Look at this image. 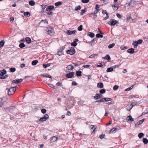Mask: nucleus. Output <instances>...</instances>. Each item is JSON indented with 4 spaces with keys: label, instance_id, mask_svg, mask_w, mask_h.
I'll return each instance as SVG.
<instances>
[{
    "label": "nucleus",
    "instance_id": "ea45409f",
    "mask_svg": "<svg viewBox=\"0 0 148 148\" xmlns=\"http://www.w3.org/2000/svg\"><path fill=\"white\" fill-rule=\"evenodd\" d=\"M115 44L114 43H113L109 45L108 46V48L111 49L114 46Z\"/></svg>",
    "mask_w": 148,
    "mask_h": 148
},
{
    "label": "nucleus",
    "instance_id": "bb28decb",
    "mask_svg": "<svg viewBox=\"0 0 148 148\" xmlns=\"http://www.w3.org/2000/svg\"><path fill=\"white\" fill-rule=\"evenodd\" d=\"M82 72L80 71H77L76 72V75L77 76H81L82 75Z\"/></svg>",
    "mask_w": 148,
    "mask_h": 148
},
{
    "label": "nucleus",
    "instance_id": "4468645a",
    "mask_svg": "<svg viewBox=\"0 0 148 148\" xmlns=\"http://www.w3.org/2000/svg\"><path fill=\"white\" fill-rule=\"evenodd\" d=\"M126 120L127 122H128L129 121H130L132 122L134 121V119L132 118L131 116L129 115L127 117Z\"/></svg>",
    "mask_w": 148,
    "mask_h": 148
},
{
    "label": "nucleus",
    "instance_id": "69168bd1",
    "mask_svg": "<svg viewBox=\"0 0 148 148\" xmlns=\"http://www.w3.org/2000/svg\"><path fill=\"white\" fill-rule=\"evenodd\" d=\"M73 64L75 66H76L80 65L81 64V63L80 62H79L77 64H75L73 63Z\"/></svg>",
    "mask_w": 148,
    "mask_h": 148
},
{
    "label": "nucleus",
    "instance_id": "79ce46f5",
    "mask_svg": "<svg viewBox=\"0 0 148 148\" xmlns=\"http://www.w3.org/2000/svg\"><path fill=\"white\" fill-rule=\"evenodd\" d=\"M10 70L11 72L13 73L15 71H16V69L15 68H11L10 69Z\"/></svg>",
    "mask_w": 148,
    "mask_h": 148
},
{
    "label": "nucleus",
    "instance_id": "ddd939ff",
    "mask_svg": "<svg viewBox=\"0 0 148 148\" xmlns=\"http://www.w3.org/2000/svg\"><path fill=\"white\" fill-rule=\"evenodd\" d=\"M54 8V7L53 5H49L46 8V10L47 11H48L53 10Z\"/></svg>",
    "mask_w": 148,
    "mask_h": 148
},
{
    "label": "nucleus",
    "instance_id": "13d9d810",
    "mask_svg": "<svg viewBox=\"0 0 148 148\" xmlns=\"http://www.w3.org/2000/svg\"><path fill=\"white\" fill-rule=\"evenodd\" d=\"M99 8V6L98 4H97L95 6V9L97 10H99V11L100 10Z\"/></svg>",
    "mask_w": 148,
    "mask_h": 148
},
{
    "label": "nucleus",
    "instance_id": "9b49d317",
    "mask_svg": "<svg viewBox=\"0 0 148 148\" xmlns=\"http://www.w3.org/2000/svg\"><path fill=\"white\" fill-rule=\"evenodd\" d=\"M58 139V138L56 136H53L50 138V141L51 143L55 142L57 141Z\"/></svg>",
    "mask_w": 148,
    "mask_h": 148
},
{
    "label": "nucleus",
    "instance_id": "39448f33",
    "mask_svg": "<svg viewBox=\"0 0 148 148\" xmlns=\"http://www.w3.org/2000/svg\"><path fill=\"white\" fill-rule=\"evenodd\" d=\"M73 68L74 67L72 65H69L66 68V72H69L72 71Z\"/></svg>",
    "mask_w": 148,
    "mask_h": 148
},
{
    "label": "nucleus",
    "instance_id": "a19ab883",
    "mask_svg": "<svg viewBox=\"0 0 148 148\" xmlns=\"http://www.w3.org/2000/svg\"><path fill=\"white\" fill-rule=\"evenodd\" d=\"M143 140L145 144H147L148 143V140L146 138H144Z\"/></svg>",
    "mask_w": 148,
    "mask_h": 148
},
{
    "label": "nucleus",
    "instance_id": "49530a36",
    "mask_svg": "<svg viewBox=\"0 0 148 148\" xmlns=\"http://www.w3.org/2000/svg\"><path fill=\"white\" fill-rule=\"evenodd\" d=\"M40 6L41 7L42 9H45L47 7V5H46L43 4L42 5H40Z\"/></svg>",
    "mask_w": 148,
    "mask_h": 148
},
{
    "label": "nucleus",
    "instance_id": "c03bdc74",
    "mask_svg": "<svg viewBox=\"0 0 148 148\" xmlns=\"http://www.w3.org/2000/svg\"><path fill=\"white\" fill-rule=\"evenodd\" d=\"M144 135V134L143 133H139L138 134V137L140 138H142Z\"/></svg>",
    "mask_w": 148,
    "mask_h": 148
},
{
    "label": "nucleus",
    "instance_id": "7ed1b4c3",
    "mask_svg": "<svg viewBox=\"0 0 148 148\" xmlns=\"http://www.w3.org/2000/svg\"><path fill=\"white\" fill-rule=\"evenodd\" d=\"M112 100V99L110 98H102L101 99L96 101V102H103L111 101Z\"/></svg>",
    "mask_w": 148,
    "mask_h": 148
},
{
    "label": "nucleus",
    "instance_id": "0eeeda50",
    "mask_svg": "<svg viewBox=\"0 0 148 148\" xmlns=\"http://www.w3.org/2000/svg\"><path fill=\"white\" fill-rule=\"evenodd\" d=\"M74 72H71L69 73L66 74L65 75L66 77L68 78H71L73 77L74 75Z\"/></svg>",
    "mask_w": 148,
    "mask_h": 148
},
{
    "label": "nucleus",
    "instance_id": "3c124183",
    "mask_svg": "<svg viewBox=\"0 0 148 148\" xmlns=\"http://www.w3.org/2000/svg\"><path fill=\"white\" fill-rule=\"evenodd\" d=\"M119 88V86H118L115 85L114 86L113 88V89L114 90H116L118 89Z\"/></svg>",
    "mask_w": 148,
    "mask_h": 148
},
{
    "label": "nucleus",
    "instance_id": "603ef678",
    "mask_svg": "<svg viewBox=\"0 0 148 148\" xmlns=\"http://www.w3.org/2000/svg\"><path fill=\"white\" fill-rule=\"evenodd\" d=\"M99 11V10H95V11H94V12H93L92 13H91L90 14H89L90 15H92V14H95L97 13Z\"/></svg>",
    "mask_w": 148,
    "mask_h": 148
},
{
    "label": "nucleus",
    "instance_id": "2f4dec72",
    "mask_svg": "<svg viewBox=\"0 0 148 148\" xmlns=\"http://www.w3.org/2000/svg\"><path fill=\"white\" fill-rule=\"evenodd\" d=\"M62 4V2L60 1H58L55 4V5L56 6H58L59 5H61Z\"/></svg>",
    "mask_w": 148,
    "mask_h": 148
},
{
    "label": "nucleus",
    "instance_id": "b1692460",
    "mask_svg": "<svg viewBox=\"0 0 148 148\" xmlns=\"http://www.w3.org/2000/svg\"><path fill=\"white\" fill-rule=\"evenodd\" d=\"M97 86L98 88H102L103 87V84L102 83L99 82L98 83Z\"/></svg>",
    "mask_w": 148,
    "mask_h": 148
},
{
    "label": "nucleus",
    "instance_id": "6e6552de",
    "mask_svg": "<svg viewBox=\"0 0 148 148\" xmlns=\"http://www.w3.org/2000/svg\"><path fill=\"white\" fill-rule=\"evenodd\" d=\"M118 21L116 20H112L110 22H108V23L111 26L114 25L118 23Z\"/></svg>",
    "mask_w": 148,
    "mask_h": 148
},
{
    "label": "nucleus",
    "instance_id": "412c9836",
    "mask_svg": "<svg viewBox=\"0 0 148 148\" xmlns=\"http://www.w3.org/2000/svg\"><path fill=\"white\" fill-rule=\"evenodd\" d=\"M87 35L92 38H94L95 36V34L91 32H88Z\"/></svg>",
    "mask_w": 148,
    "mask_h": 148
},
{
    "label": "nucleus",
    "instance_id": "f8f14e48",
    "mask_svg": "<svg viewBox=\"0 0 148 148\" xmlns=\"http://www.w3.org/2000/svg\"><path fill=\"white\" fill-rule=\"evenodd\" d=\"M76 32V31L75 30H74L72 31L68 30L67 31L66 33L69 35H71L75 34Z\"/></svg>",
    "mask_w": 148,
    "mask_h": 148
},
{
    "label": "nucleus",
    "instance_id": "72a5a7b5",
    "mask_svg": "<svg viewBox=\"0 0 148 148\" xmlns=\"http://www.w3.org/2000/svg\"><path fill=\"white\" fill-rule=\"evenodd\" d=\"M81 12L80 13V14L81 15H83L84 13L86 12L87 11V9L86 8H85L84 9V10H81Z\"/></svg>",
    "mask_w": 148,
    "mask_h": 148
},
{
    "label": "nucleus",
    "instance_id": "423d86ee",
    "mask_svg": "<svg viewBox=\"0 0 148 148\" xmlns=\"http://www.w3.org/2000/svg\"><path fill=\"white\" fill-rule=\"evenodd\" d=\"M23 79H16L13 80L12 81V84H17L18 83L22 82L23 81Z\"/></svg>",
    "mask_w": 148,
    "mask_h": 148
},
{
    "label": "nucleus",
    "instance_id": "0e129e2a",
    "mask_svg": "<svg viewBox=\"0 0 148 148\" xmlns=\"http://www.w3.org/2000/svg\"><path fill=\"white\" fill-rule=\"evenodd\" d=\"M108 18H109L108 14H107L106 16L103 18V20L104 21L106 20L107 19H108Z\"/></svg>",
    "mask_w": 148,
    "mask_h": 148
},
{
    "label": "nucleus",
    "instance_id": "dca6fc26",
    "mask_svg": "<svg viewBox=\"0 0 148 148\" xmlns=\"http://www.w3.org/2000/svg\"><path fill=\"white\" fill-rule=\"evenodd\" d=\"M54 30L53 28H50L48 29L47 31V34H51L53 32Z\"/></svg>",
    "mask_w": 148,
    "mask_h": 148
},
{
    "label": "nucleus",
    "instance_id": "473e14b6",
    "mask_svg": "<svg viewBox=\"0 0 148 148\" xmlns=\"http://www.w3.org/2000/svg\"><path fill=\"white\" fill-rule=\"evenodd\" d=\"M113 71V69L112 67L108 68L107 70V72H111Z\"/></svg>",
    "mask_w": 148,
    "mask_h": 148
},
{
    "label": "nucleus",
    "instance_id": "5701e85b",
    "mask_svg": "<svg viewBox=\"0 0 148 148\" xmlns=\"http://www.w3.org/2000/svg\"><path fill=\"white\" fill-rule=\"evenodd\" d=\"M41 76L45 77H48L49 78H51L52 77L50 75L45 73L41 75Z\"/></svg>",
    "mask_w": 148,
    "mask_h": 148
},
{
    "label": "nucleus",
    "instance_id": "37998d69",
    "mask_svg": "<svg viewBox=\"0 0 148 148\" xmlns=\"http://www.w3.org/2000/svg\"><path fill=\"white\" fill-rule=\"evenodd\" d=\"M134 86L132 85L130 87L128 88H127V89H126L125 90V91H129L130 90L132 89L133 87Z\"/></svg>",
    "mask_w": 148,
    "mask_h": 148
},
{
    "label": "nucleus",
    "instance_id": "f03ea898",
    "mask_svg": "<svg viewBox=\"0 0 148 148\" xmlns=\"http://www.w3.org/2000/svg\"><path fill=\"white\" fill-rule=\"evenodd\" d=\"M49 116L48 114H46L44 115V116L40 118L38 122L40 123L42 122H43L45 121L47 119L49 118Z\"/></svg>",
    "mask_w": 148,
    "mask_h": 148
},
{
    "label": "nucleus",
    "instance_id": "393cba45",
    "mask_svg": "<svg viewBox=\"0 0 148 148\" xmlns=\"http://www.w3.org/2000/svg\"><path fill=\"white\" fill-rule=\"evenodd\" d=\"M25 40L26 42L28 44H30L31 42V39L29 37H27L25 38Z\"/></svg>",
    "mask_w": 148,
    "mask_h": 148
},
{
    "label": "nucleus",
    "instance_id": "4c0bfd02",
    "mask_svg": "<svg viewBox=\"0 0 148 148\" xmlns=\"http://www.w3.org/2000/svg\"><path fill=\"white\" fill-rule=\"evenodd\" d=\"M20 47L21 48H23L24 47H25V45L23 43H21L19 45Z\"/></svg>",
    "mask_w": 148,
    "mask_h": 148
},
{
    "label": "nucleus",
    "instance_id": "e433bc0d",
    "mask_svg": "<svg viewBox=\"0 0 148 148\" xmlns=\"http://www.w3.org/2000/svg\"><path fill=\"white\" fill-rule=\"evenodd\" d=\"M81 7L80 5L77 6L75 8V10L76 11H78L81 9Z\"/></svg>",
    "mask_w": 148,
    "mask_h": 148
},
{
    "label": "nucleus",
    "instance_id": "7c9ffc66",
    "mask_svg": "<svg viewBox=\"0 0 148 148\" xmlns=\"http://www.w3.org/2000/svg\"><path fill=\"white\" fill-rule=\"evenodd\" d=\"M51 65L50 63H48L47 64H43L42 65V66L43 68H46L50 66Z\"/></svg>",
    "mask_w": 148,
    "mask_h": 148
},
{
    "label": "nucleus",
    "instance_id": "a211bd4d",
    "mask_svg": "<svg viewBox=\"0 0 148 148\" xmlns=\"http://www.w3.org/2000/svg\"><path fill=\"white\" fill-rule=\"evenodd\" d=\"M102 58L108 60H111V58L110 57V56L108 55H106L105 57H103Z\"/></svg>",
    "mask_w": 148,
    "mask_h": 148
},
{
    "label": "nucleus",
    "instance_id": "a878e982",
    "mask_svg": "<svg viewBox=\"0 0 148 148\" xmlns=\"http://www.w3.org/2000/svg\"><path fill=\"white\" fill-rule=\"evenodd\" d=\"M133 45H134V48H136L138 45V43L136 41H134L133 42Z\"/></svg>",
    "mask_w": 148,
    "mask_h": 148
},
{
    "label": "nucleus",
    "instance_id": "6e6d98bb",
    "mask_svg": "<svg viewBox=\"0 0 148 148\" xmlns=\"http://www.w3.org/2000/svg\"><path fill=\"white\" fill-rule=\"evenodd\" d=\"M71 45L73 46H76L77 45V43L73 42L72 43H71Z\"/></svg>",
    "mask_w": 148,
    "mask_h": 148
},
{
    "label": "nucleus",
    "instance_id": "5fc2aeb1",
    "mask_svg": "<svg viewBox=\"0 0 148 148\" xmlns=\"http://www.w3.org/2000/svg\"><path fill=\"white\" fill-rule=\"evenodd\" d=\"M41 112L42 113L45 114L46 113L47 110L45 109H43L41 110Z\"/></svg>",
    "mask_w": 148,
    "mask_h": 148
},
{
    "label": "nucleus",
    "instance_id": "58836bf2",
    "mask_svg": "<svg viewBox=\"0 0 148 148\" xmlns=\"http://www.w3.org/2000/svg\"><path fill=\"white\" fill-rule=\"evenodd\" d=\"M99 92L101 94L104 93L106 92V90L104 89H102L99 91Z\"/></svg>",
    "mask_w": 148,
    "mask_h": 148
},
{
    "label": "nucleus",
    "instance_id": "a18cd8bd",
    "mask_svg": "<svg viewBox=\"0 0 148 148\" xmlns=\"http://www.w3.org/2000/svg\"><path fill=\"white\" fill-rule=\"evenodd\" d=\"M98 55V54H92L89 57V58H93L94 57H95V56H97Z\"/></svg>",
    "mask_w": 148,
    "mask_h": 148
},
{
    "label": "nucleus",
    "instance_id": "f3484780",
    "mask_svg": "<svg viewBox=\"0 0 148 148\" xmlns=\"http://www.w3.org/2000/svg\"><path fill=\"white\" fill-rule=\"evenodd\" d=\"M6 73V71L5 70H2L0 71V75L3 76Z\"/></svg>",
    "mask_w": 148,
    "mask_h": 148
},
{
    "label": "nucleus",
    "instance_id": "864d4df0",
    "mask_svg": "<svg viewBox=\"0 0 148 148\" xmlns=\"http://www.w3.org/2000/svg\"><path fill=\"white\" fill-rule=\"evenodd\" d=\"M89 0H82L81 1L82 3H87L89 2Z\"/></svg>",
    "mask_w": 148,
    "mask_h": 148
},
{
    "label": "nucleus",
    "instance_id": "4d7b16f0",
    "mask_svg": "<svg viewBox=\"0 0 148 148\" xmlns=\"http://www.w3.org/2000/svg\"><path fill=\"white\" fill-rule=\"evenodd\" d=\"M97 40L96 38H94L93 40H92L91 41H90L89 42L90 43L92 44L93 42H95Z\"/></svg>",
    "mask_w": 148,
    "mask_h": 148
},
{
    "label": "nucleus",
    "instance_id": "2eb2a0df",
    "mask_svg": "<svg viewBox=\"0 0 148 148\" xmlns=\"http://www.w3.org/2000/svg\"><path fill=\"white\" fill-rule=\"evenodd\" d=\"M102 96V95L101 94H97L94 97V98L95 100H97L101 97Z\"/></svg>",
    "mask_w": 148,
    "mask_h": 148
},
{
    "label": "nucleus",
    "instance_id": "6ab92c4d",
    "mask_svg": "<svg viewBox=\"0 0 148 148\" xmlns=\"http://www.w3.org/2000/svg\"><path fill=\"white\" fill-rule=\"evenodd\" d=\"M119 130V129L117 128L116 127H115L113 128L112 129H111L110 131V133H113L115 131H118Z\"/></svg>",
    "mask_w": 148,
    "mask_h": 148
},
{
    "label": "nucleus",
    "instance_id": "aec40b11",
    "mask_svg": "<svg viewBox=\"0 0 148 148\" xmlns=\"http://www.w3.org/2000/svg\"><path fill=\"white\" fill-rule=\"evenodd\" d=\"M134 50L133 48H131L129 49L127 51L128 53L131 54H133L134 52Z\"/></svg>",
    "mask_w": 148,
    "mask_h": 148
},
{
    "label": "nucleus",
    "instance_id": "8fccbe9b",
    "mask_svg": "<svg viewBox=\"0 0 148 148\" xmlns=\"http://www.w3.org/2000/svg\"><path fill=\"white\" fill-rule=\"evenodd\" d=\"M3 104V101L2 100V99H1V98H0V107L2 106Z\"/></svg>",
    "mask_w": 148,
    "mask_h": 148
},
{
    "label": "nucleus",
    "instance_id": "f257e3e1",
    "mask_svg": "<svg viewBox=\"0 0 148 148\" xmlns=\"http://www.w3.org/2000/svg\"><path fill=\"white\" fill-rule=\"evenodd\" d=\"M16 89H14V87L10 88L8 90V95H11L14 93Z\"/></svg>",
    "mask_w": 148,
    "mask_h": 148
},
{
    "label": "nucleus",
    "instance_id": "c9c22d12",
    "mask_svg": "<svg viewBox=\"0 0 148 148\" xmlns=\"http://www.w3.org/2000/svg\"><path fill=\"white\" fill-rule=\"evenodd\" d=\"M24 15L25 16L29 17L30 16V14L29 12H24Z\"/></svg>",
    "mask_w": 148,
    "mask_h": 148
},
{
    "label": "nucleus",
    "instance_id": "e2e57ef3",
    "mask_svg": "<svg viewBox=\"0 0 148 148\" xmlns=\"http://www.w3.org/2000/svg\"><path fill=\"white\" fill-rule=\"evenodd\" d=\"M97 130V126H96V127L94 128V130L92 132V133H95Z\"/></svg>",
    "mask_w": 148,
    "mask_h": 148
},
{
    "label": "nucleus",
    "instance_id": "680f3d73",
    "mask_svg": "<svg viewBox=\"0 0 148 148\" xmlns=\"http://www.w3.org/2000/svg\"><path fill=\"white\" fill-rule=\"evenodd\" d=\"M48 85L51 88H55V87L53 84H49Z\"/></svg>",
    "mask_w": 148,
    "mask_h": 148
},
{
    "label": "nucleus",
    "instance_id": "c756f323",
    "mask_svg": "<svg viewBox=\"0 0 148 148\" xmlns=\"http://www.w3.org/2000/svg\"><path fill=\"white\" fill-rule=\"evenodd\" d=\"M38 60H34L32 61V64L33 65H35L38 63Z\"/></svg>",
    "mask_w": 148,
    "mask_h": 148
},
{
    "label": "nucleus",
    "instance_id": "052dcab7",
    "mask_svg": "<svg viewBox=\"0 0 148 148\" xmlns=\"http://www.w3.org/2000/svg\"><path fill=\"white\" fill-rule=\"evenodd\" d=\"M105 137V134H103L102 135H100L99 136V137L101 139L104 138Z\"/></svg>",
    "mask_w": 148,
    "mask_h": 148
},
{
    "label": "nucleus",
    "instance_id": "f704fd0d",
    "mask_svg": "<svg viewBox=\"0 0 148 148\" xmlns=\"http://www.w3.org/2000/svg\"><path fill=\"white\" fill-rule=\"evenodd\" d=\"M96 37L97 38H102L103 37V34H97L96 35Z\"/></svg>",
    "mask_w": 148,
    "mask_h": 148
},
{
    "label": "nucleus",
    "instance_id": "c85d7f7f",
    "mask_svg": "<svg viewBox=\"0 0 148 148\" xmlns=\"http://www.w3.org/2000/svg\"><path fill=\"white\" fill-rule=\"evenodd\" d=\"M29 4L31 6H33L35 4V2L33 0H31L29 2Z\"/></svg>",
    "mask_w": 148,
    "mask_h": 148
},
{
    "label": "nucleus",
    "instance_id": "de8ad7c7",
    "mask_svg": "<svg viewBox=\"0 0 148 148\" xmlns=\"http://www.w3.org/2000/svg\"><path fill=\"white\" fill-rule=\"evenodd\" d=\"M127 20L130 22H133L134 19H132L131 17H129V18H127Z\"/></svg>",
    "mask_w": 148,
    "mask_h": 148
},
{
    "label": "nucleus",
    "instance_id": "1a4fd4ad",
    "mask_svg": "<svg viewBox=\"0 0 148 148\" xmlns=\"http://www.w3.org/2000/svg\"><path fill=\"white\" fill-rule=\"evenodd\" d=\"M145 119H143L141 120H140L137 123H135V126L136 127H137L139 125H140L142 124L145 121Z\"/></svg>",
    "mask_w": 148,
    "mask_h": 148
},
{
    "label": "nucleus",
    "instance_id": "bf43d9fd",
    "mask_svg": "<svg viewBox=\"0 0 148 148\" xmlns=\"http://www.w3.org/2000/svg\"><path fill=\"white\" fill-rule=\"evenodd\" d=\"M143 42V40L141 39H139L137 41V43L139 44H141Z\"/></svg>",
    "mask_w": 148,
    "mask_h": 148
},
{
    "label": "nucleus",
    "instance_id": "338daca9",
    "mask_svg": "<svg viewBox=\"0 0 148 148\" xmlns=\"http://www.w3.org/2000/svg\"><path fill=\"white\" fill-rule=\"evenodd\" d=\"M72 84L73 85L75 86L77 84V83L76 82L73 81L72 82Z\"/></svg>",
    "mask_w": 148,
    "mask_h": 148
},
{
    "label": "nucleus",
    "instance_id": "cd10ccee",
    "mask_svg": "<svg viewBox=\"0 0 148 148\" xmlns=\"http://www.w3.org/2000/svg\"><path fill=\"white\" fill-rule=\"evenodd\" d=\"M5 44V41L3 40L0 41V48L2 47Z\"/></svg>",
    "mask_w": 148,
    "mask_h": 148
},
{
    "label": "nucleus",
    "instance_id": "4be33fe9",
    "mask_svg": "<svg viewBox=\"0 0 148 148\" xmlns=\"http://www.w3.org/2000/svg\"><path fill=\"white\" fill-rule=\"evenodd\" d=\"M132 108V105L130 104H128L126 107L127 110L129 111H130Z\"/></svg>",
    "mask_w": 148,
    "mask_h": 148
},
{
    "label": "nucleus",
    "instance_id": "9d476101",
    "mask_svg": "<svg viewBox=\"0 0 148 148\" xmlns=\"http://www.w3.org/2000/svg\"><path fill=\"white\" fill-rule=\"evenodd\" d=\"M112 7L114 10H117L119 8V6L117 4L115 3L112 5Z\"/></svg>",
    "mask_w": 148,
    "mask_h": 148
},
{
    "label": "nucleus",
    "instance_id": "09e8293b",
    "mask_svg": "<svg viewBox=\"0 0 148 148\" xmlns=\"http://www.w3.org/2000/svg\"><path fill=\"white\" fill-rule=\"evenodd\" d=\"M82 27L83 26L82 25H81L78 27V30L79 31H81L82 29Z\"/></svg>",
    "mask_w": 148,
    "mask_h": 148
},
{
    "label": "nucleus",
    "instance_id": "20e7f679",
    "mask_svg": "<svg viewBox=\"0 0 148 148\" xmlns=\"http://www.w3.org/2000/svg\"><path fill=\"white\" fill-rule=\"evenodd\" d=\"M66 53L68 54L72 55L75 53V51L74 48L72 47L70 50H68L67 51Z\"/></svg>",
    "mask_w": 148,
    "mask_h": 148
},
{
    "label": "nucleus",
    "instance_id": "774afa93",
    "mask_svg": "<svg viewBox=\"0 0 148 148\" xmlns=\"http://www.w3.org/2000/svg\"><path fill=\"white\" fill-rule=\"evenodd\" d=\"M8 77V76L7 75H6L4 76H2V77H1V79H5V78H7Z\"/></svg>",
    "mask_w": 148,
    "mask_h": 148
}]
</instances>
